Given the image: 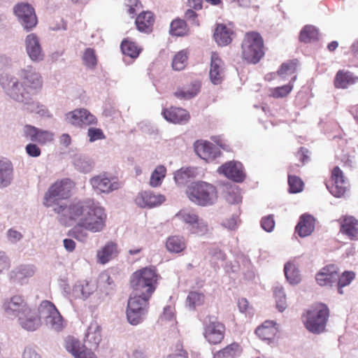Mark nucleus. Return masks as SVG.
<instances>
[{
  "label": "nucleus",
  "mask_w": 358,
  "mask_h": 358,
  "mask_svg": "<svg viewBox=\"0 0 358 358\" xmlns=\"http://www.w3.org/2000/svg\"><path fill=\"white\" fill-rule=\"evenodd\" d=\"M55 210L56 213L61 215L60 221L64 224H76L68 235L79 241H85L88 236L87 231L99 233L106 227L108 216L106 209L92 199L78 201L69 206H57Z\"/></svg>",
  "instance_id": "obj_1"
},
{
  "label": "nucleus",
  "mask_w": 358,
  "mask_h": 358,
  "mask_svg": "<svg viewBox=\"0 0 358 358\" xmlns=\"http://www.w3.org/2000/svg\"><path fill=\"white\" fill-rule=\"evenodd\" d=\"M7 95L12 99L27 106V110L31 113L45 115L48 109L38 101H32V96L38 94L43 88V78L41 74L32 68L22 69L20 79L1 77L0 80Z\"/></svg>",
  "instance_id": "obj_2"
},
{
  "label": "nucleus",
  "mask_w": 358,
  "mask_h": 358,
  "mask_svg": "<svg viewBox=\"0 0 358 358\" xmlns=\"http://www.w3.org/2000/svg\"><path fill=\"white\" fill-rule=\"evenodd\" d=\"M159 274L155 266H150L136 271L130 278V286L133 292L152 296L155 292Z\"/></svg>",
  "instance_id": "obj_3"
},
{
  "label": "nucleus",
  "mask_w": 358,
  "mask_h": 358,
  "mask_svg": "<svg viewBox=\"0 0 358 358\" xmlns=\"http://www.w3.org/2000/svg\"><path fill=\"white\" fill-rule=\"evenodd\" d=\"M241 50L243 62L250 64H257L265 55L262 36L257 31L246 32L241 42Z\"/></svg>",
  "instance_id": "obj_4"
},
{
  "label": "nucleus",
  "mask_w": 358,
  "mask_h": 358,
  "mask_svg": "<svg viewBox=\"0 0 358 358\" xmlns=\"http://www.w3.org/2000/svg\"><path fill=\"white\" fill-rule=\"evenodd\" d=\"M75 187V182L69 178L56 181L45 193L43 204L47 207L53 208L56 213L57 206H63L59 204V201L70 198Z\"/></svg>",
  "instance_id": "obj_5"
},
{
  "label": "nucleus",
  "mask_w": 358,
  "mask_h": 358,
  "mask_svg": "<svg viewBox=\"0 0 358 358\" xmlns=\"http://www.w3.org/2000/svg\"><path fill=\"white\" fill-rule=\"evenodd\" d=\"M187 195L189 200L200 206L211 205L217 197L216 187L203 181L192 182L189 185Z\"/></svg>",
  "instance_id": "obj_6"
},
{
  "label": "nucleus",
  "mask_w": 358,
  "mask_h": 358,
  "mask_svg": "<svg viewBox=\"0 0 358 358\" xmlns=\"http://www.w3.org/2000/svg\"><path fill=\"white\" fill-rule=\"evenodd\" d=\"M133 294L128 301L127 317L130 324L136 325L143 321L148 313L149 300L152 296L135 292Z\"/></svg>",
  "instance_id": "obj_7"
},
{
  "label": "nucleus",
  "mask_w": 358,
  "mask_h": 358,
  "mask_svg": "<svg viewBox=\"0 0 358 358\" xmlns=\"http://www.w3.org/2000/svg\"><path fill=\"white\" fill-rule=\"evenodd\" d=\"M14 13L23 28L29 31L38 24V19L34 8L26 3L17 4L14 7Z\"/></svg>",
  "instance_id": "obj_8"
},
{
  "label": "nucleus",
  "mask_w": 358,
  "mask_h": 358,
  "mask_svg": "<svg viewBox=\"0 0 358 358\" xmlns=\"http://www.w3.org/2000/svg\"><path fill=\"white\" fill-rule=\"evenodd\" d=\"M92 188L98 193L108 194L121 187V182L117 178L110 176L107 173L95 176L90 180Z\"/></svg>",
  "instance_id": "obj_9"
},
{
  "label": "nucleus",
  "mask_w": 358,
  "mask_h": 358,
  "mask_svg": "<svg viewBox=\"0 0 358 358\" xmlns=\"http://www.w3.org/2000/svg\"><path fill=\"white\" fill-rule=\"evenodd\" d=\"M67 122L78 127L94 125L97 123L96 117L85 108L76 109L66 115Z\"/></svg>",
  "instance_id": "obj_10"
},
{
  "label": "nucleus",
  "mask_w": 358,
  "mask_h": 358,
  "mask_svg": "<svg viewBox=\"0 0 358 358\" xmlns=\"http://www.w3.org/2000/svg\"><path fill=\"white\" fill-rule=\"evenodd\" d=\"M217 172L235 182H243L246 177L241 162L230 161L220 166Z\"/></svg>",
  "instance_id": "obj_11"
},
{
  "label": "nucleus",
  "mask_w": 358,
  "mask_h": 358,
  "mask_svg": "<svg viewBox=\"0 0 358 358\" xmlns=\"http://www.w3.org/2000/svg\"><path fill=\"white\" fill-rule=\"evenodd\" d=\"M17 321L20 327L28 331H36L41 326V316L30 306L18 315Z\"/></svg>",
  "instance_id": "obj_12"
},
{
  "label": "nucleus",
  "mask_w": 358,
  "mask_h": 358,
  "mask_svg": "<svg viewBox=\"0 0 358 358\" xmlns=\"http://www.w3.org/2000/svg\"><path fill=\"white\" fill-rule=\"evenodd\" d=\"M336 222L341 234L351 241L358 240V219L350 215H343Z\"/></svg>",
  "instance_id": "obj_13"
},
{
  "label": "nucleus",
  "mask_w": 358,
  "mask_h": 358,
  "mask_svg": "<svg viewBox=\"0 0 358 358\" xmlns=\"http://www.w3.org/2000/svg\"><path fill=\"white\" fill-rule=\"evenodd\" d=\"M331 179L332 183L329 191L336 197L343 196L348 190V181L344 177L343 171L338 166H335L331 171Z\"/></svg>",
  "instance_id": "obj_14"
},
{
  "label": "nucleus",
  "mask_w": 358,
  "mask_h": 358,
  "mask_svg": "<svg viewBox=\"0 0 358 358\" xmlns=\"http://www.w3.org/2000/svg\"><path fill=\"white\" fill-rule=\"evenodd\" d=\"M203 335L210 344H220L224 338L225 326L218 321L210 322L204 327Z\"/></svg>",
  "instance_id": "obj_15"
},
{
  "label": "nucleus",
  "mask_w": 358,
  "mask_h": 358,
  "mask_svg": "<svg viewBox=\"0 0 358 358\" xmlns=\"http://www.w3.org/2000/svg\"><path fill=\"white\" fill-rule=\"evenodd\" d=\"M338 272L339 268L336 264H328L317 272L315 280L320 286H331L337 281Z\"/></svg>",
  "instance_id": "obj_16"
},
{
  "label": "nucleus",
  "mask_w": 358,
  "mask_h": 358,
  "mask_svg": "<svg viewBox=\"0 0 358 358\" xmlns=\"http://www.w3.org/2000/svg\"><path fill=\"white\" fill-rule=\"evenodd\" d=\"M29 307L24 298L21 295H14L3 303V309L9 315H18Z\"/></svg>",
  "instance_id": "obj_17"
},
{
  "label": "nucleus",
  "mask_w": 358,
  "mask_h": 358,
  "mask_svg": "<svg viewBox=\"0 0 358 358\" xmlns=\"http://www.w3.org/2000/svg\"><path fill=\"white\" fill-rule=\"evenodd\" d=\"M224 67L223 61L217 52H212L209 71L211 82L215 85L220 84L224 79Z\"/></svg>",
  "instance_id": "obj_18"
},
{
  "label": "nucleus",
  "mask_w": 358,
  "mask_h": 358,
  "mask_svg": "<svg viewBox=\"0 0 358 358\" xmlns=\"http://www.w3.org/2000/svg\"><path fill=\"white\" fill-rule=\"evenodd\" d=\"M329 317V309L322 303L315 306V334H320L326 331V326Z\"/></svg>",
  "instance_id": "obj_19"
},
{
  "label": "nucleus",
  "mask_w": 358,
  "mask_h": 358,
  "mask_svg": "<svg viewBox=\"0 0 358 358\" xmlns=\"http://www.w3.org/2000/svg\"><path fill=\"white\" fill-rule=\"evenodd\" d=\"M27 52L32 61L38 62L43 59V53L39 38L35 34H30L25 38Z\"/></svg>",
  "instance_id": "obj_20"
},
{
  "label": "nucleus",
  "mask_w": 358,
  "mask_h": 358,
  "mask_svg": "<svg viewBox=\"0 0 358 358\" xmlns=\"http://www.w3.org/2000/svg\"><path fill=\"white\" fill-rule=\"evenodd\" d=\"M162 115L168 122L173 124H186L190 119L189 112L179 107L166 108L163 110Z\"/></svg>",
  "instance_id": "obj_21"
},
{
  "label": "nucleus",
  "mask_w": 358,
  "mask_h": 358,
  "mask_svg": "<svg viewBox=\"0 0 358 358\" xmlns=\"http://www.w3.org/2000/svg\"><path fill=\"white\" fill-rule=\"evenodd\" d=\"M165 200V196L161 194L145 191L138 195L136 202L141 207L152 208L161 205Z\"/></svg>",
  "instance_id": "obj_22"
},
{
  "label": "nucleus",
  "mask_w": 358,
  "mask_h": 358,
  "mask_svg": "<svg viewBox=\"0 0 358 358\" xmlns=\"http://www.w3.org/2000/svg\"><path fill=\"white\" fill-rule=\"evenodd\" d=\"M278 332L277 323L273 320L265 321L255 330V334L260 339L268 342L272 341L276 337Z\"/></svg>",
  "instance_id": "obj_23"
},
{
  "label": "nucleus",
  "mask_w": 358,
  "mask_h": 358,
  "mask_svg": "<svg viewBox=\"0 0 358 358\" xmlns=\"http://www.w3.org/2000/svg\"><path fill=\"white\" fill-rule=\"evenodd\" d=\"M201 89V83L197 80H190L185 85L178 88L174 96L183 100H187L196 96Z\"/></svg>",
  "instance_id": "obj_24"
},
{
  "label": "nucleus",
  "mask_w": 358,
  "mask_h": 358,
  "mask_svg": "<svg viewBox=\"0 0 358 358\" xmlns=\"http://www.w3.org/2000/svg\"><path fill=\"white\" fill-rule=\"evenodd\" d=\"M155 16L151 11H143L138 15L135 24L137 29L143 33L150 34L153 30Z\"/></svg>",
  "instance_id": "obj_25"
},
{
  "label": "nucleus",
  "mask_w": 358,
  "mask_h": 358,
  "mask_svg": "<svg viewBox=\"0 0 358 358\" xmlns=\"http://www.w3.org/2000/svg\"><path fill=\"white\" fill-rule=\"evenodd\" d=\"M118 252L117 243L113 241H109L97 251V261L101 264H105L114 257H117Z\"/></svg>",
  "instance_id": "obj_26"
},
{
  "label": "nucleus",
  "mask_w": 358,
  "mask_h": 358,
  "mask_svg": "<svg viewBox=\"0 0 358 358\" xmlns=\"http://www.w3.org/2000/svg\"><path fill=\"white\" fill-rule=\"evenodd\" d=\"M334 83L335 87L346 89L350 85L358 83V76H355L350 71L339 70L336 74Z\"/></svg>",
  "instance_id": "obj_27"
},
{
  "label": "nucleus",
  "mask_w": 358,
  "mask_h": 358,
  "mask_svg": "<svg viewBox=\"0 0 358 358\" xmlns=\"http://www.w3.org/2000/svg\"><path fill=\"white\" fill-rule=\"evenodd\" d=\"M13 178L12 163L6 158L0 159V188L8 186Z\"/></svg>",
  "instance_id": "obj_28"
},
{
  "label": "nucleus",
  "mask_w": 358,
  "mask_h": 358,
  "mask_svg": "<svg viewBox=\"0 0 358 358\" xmlns=\"http://www.w3.org/2000/svg\"><path fill=\"white\" fill-rule=\"evenodd\" d=\"M313 231V217L309 214H303L295 227V232L301 237H306L311 234Z\"/></svg>",
  "instance_id": "obj_29"
},
{
  "label": "nucleus",
  "mask_w": 358,
  "mask_h": 358,
  "mask_svg": "<svg viewBox=\"0 0 358 358\" xmlns=\"http://www.w3.org/2000/svg\"><path fill=\"white\" fill-rule=\"evenodd\" d=\"M101 341V328L96 322L91 323L89 326L86 335L85 341L88 343L90 349L97 348Z\"/></svg>",
  "instance_id": "obj_30"
},
{
  "label": "nucleus",
  "mask_w": 358,
  "mask_h": 358,
  "mask_svg": "<svg viewBox=\"0 0 358 358\" xmlns=\"http://www.w3.org/2000/svg\"><path fill=\"white\" fill-rule=\"evenodd\" d=\"M166 248L169 252L180 253L186 248V241L182 236H171L166 241Z\"/></svg>",
  "instance_id": "obj_31"
},
{
  "label": "nucleus",
  "mask_w": 358,
  "mask_h": 358,
  "mask_svg": "<svg viewBox=\"0 0 358 358\" xmlns=\"http://www.w3.org/2000/svg\"><path fill=\"white\" fill-rule=\"evenodd\" d=\"M242 352V348L238 343H232L216 352L213 358H235Z\"/></svg>",
  "instance_id": "obj_32"
},
{
  "label": "nucleus",
  "mask_w": 358,
  "mask_h": 358,
  "mask_svg": "<svg viewBox=\"0 0 358 358\" xmlns=\"http://www.w3.org/2000/svg\"><path fill=\"white\" fill-rule=\"evenodd\" d=\"M231 34L232 31L230 29H229L225 25L220 24L215 29L214 38L218 45L224 46L231 42Z\"/></svg>",
  "instance_id": "obj_33"
},
{
  "label": "nucleus",
  "mask_w": 358,
  "mask_h": 358,
  "mask_svg": "<svg viewBox=\"0 0 358 358\" xmlns=\"http://www.w3.org/2000/svg\"><path fill=\"white\" fill-rule=\"evenodd\" d=\"M189 33V27L185 20L177 17L170 24L169 34L173 36H185Z\"/></svg>",
  "instance_id": "obj_34"
},
{
  "label": "nucleus",
  "mask_w": 358,
  "mask_h": 358,
  "mask_svg": "<svg viewBox=\"0 0 358 358\" xmlns=\"http://www.w3.org/2000/svg\"><path fill=\"white\" fill-rule=\"evenodd\" d=\"M64 346L66 350L72 354L75 358L86 349L85 345L78 339L71 336H69L66 338Z\"/></svg>",
  "instance_id": "obj_35"
},
{
  "label": "nucleus",
  "mask_w": 358,
  "mask_h": 358,
  "mask_svg": "<svg viewBox=\"0 0 358 358\" xmlns=\"http://www.w3.org/2000/svg\"><path fill=\"white\" fill-rule=\"evenodd\" d=\"M34 272L33 266H20L10 272V278L13 280L22 281L27 278L33 276Z\"/></svg>",
  "instance_id": "obj_36"
},
{
  "label": "nucleus",
  "mask_w": 358,
  "mask_h": 358,
  "mask_svg": "<svg viewBox=\"0 0 358 358\" xmlns=\"http://www.w3.org/2000/svg\"><path fill=\"white\" fill-rule=\"evenodd\" d=\"M298 64L299 62L297 59L288 60L280 65L277 71V74L282 78H285L288 76H295Z\"/></svg>",
  "instance_id": "obj_37"
},
{
  "label": "nucleus",
  "mask_w": 358,
  "mask_h": 358,
  "mask_svg": "<svg viewBox=\"0 0 358 358\" xmlns=\"http://www.w3.org/2000/svg\"><path fill=\"white\" fill-rule=\"evenodd\" d=\"M297 76H293L287 85L274 87L270 90V95L275 99L287 96L294 87V83L296 80Z\"/></svg>",
  "instance_id": "obj_38"
},
{
  "label": "nucleus",
  "mask_w": 358,
  "mask_h": 358,
  "mask_svg": "<svg viewBox=\"0 0 358 358\" xmlns=\"http://www.w3.org/2000/svg\"><path fill=\"white\" fill-rule=\"evenodd\" d=\"M121 50L124 55L131 58H137L141 52V48L138 45L129 39H124L121 43Z\"/></svg>",
  "instance_id": "obj_39"
},
{
  "label": "nucleus",
  "mask_w": 358,
  "mask_h": 358,
  "mask_svg": "<svg viewBox=\"0 0 358 358\" xmlns=\"http://www.w3.org/2000/svg\"><path fill=\"white\" fill-rule=\"evenodd\" d=\"M284 272L287 281L292 285L297 284L301 280L299 271L292 262H287L284 267Z\"/></svg>",
  "instance_id": "obj_40"
},
{
  "label": "nucleus",
  "mask_w": 358,
  "mask_h": 358,
  "mask_svg": "<svg viewBox=\"0 0 358 358\" xmlns=\"http://www.w3.org/2000/svg\"><path fill=\"white\" fill-rule=\"evenodd\" d=\"M176 217L191 227L197 221L199 215L194 210L183 208L176 213Z\"/></svg>",
  "instance_id": "obj_41"
},
{
  "label": "nucleus",
  "mask_w": 358,
  "mask_h": 358,
  "mask_svg": "<svg viewBox=\"0 0 358 358\" xmlns=\"http://www.w3.org/2000/svg\"><path fill=\"white\" fill-rule=\"evenodd\" d=\"M196 173V170L193 168H182L176 172L174 179L178 185H184L189 180L194 178Z\"/></svg>",
  "instance_id": "obj_42"
},
{
  "label": "nucleus",
  "mask_w": 358,
  "mask_h": 358,
  "mask_svg": "<svg viewBox=\"0 0 358 358\" xmlns=\"http://www.w3.org/2000/svg\"><path fill=\"white\" fill-rule=\"evenodd\" d=\"M188 52L182 50L178 52L172 60V68L175 71L183 70L187 64Z\"/></svg>",
  "instance_id": "obj_43"
},
{
  "label": "nucleus",
  "mask_w": 358,
  "mask_h": 358,
  "mask_svg": "<svg viewBox=\"0 0 358 358\" xmlns=\"http://www.w3.org/2000/svg\"><path fill=\"white\" fill-rule=\"evenodd\" d=\"M57 310V309L54 303L48 300L43 301L40 303L38 310H36L41 318L43 317L48 320L50 318Z\"/></svg>",
  "instance_id": "obj_44"
},
{
  "label": "nucleus",
  "mask_w": 358,
  "mask_h": 358,
  "mask_svg": "<svg viewBox=\"0 0 358 358\" xmlns=\"http://www.w3.org/2000/svg\"><path fill=\"white\" fill-rule=\"evenodd\" d=\"M166 172V169L164 166L159 165L157 166L150 176V186L157 187L161 185L163 179L165 178Z\"/></svg>",
  "instance_id": "obj_45"
},
{
  "label": "nucleus",
  "mask_w": 358,
  "mask_h": 358,
  "mask_svg": "<svg viewBox=\"0 0 358 358\" xmlns=\"http://www.w3.org/2000/svg\"><path fill=\"white\" fill-rule=\"evenodd\" d=\"M194 150L198 157L201 155L210 154L213 150V144L208 141L197 140L194 143Z\"/></svg>",
  "instance_id": "obj_46"
},
{
  "label": "nucleus",
  "mask_w": 358,
  "mask_h": 358,
  "mask_svg": "<svg viewBox=\"0 0 358 358\" xmlns=\"http://www.w3.org/2000/svg\"><path fill=\"white\" fill-rule=\"evenodd\" d=\"M355 273L353 271H344L341 276L338 278V292L342 294L343 287L349 285L351 282L355 279Z\"/></svg>",
  "instance_id": "obj_47"
},
{
  "label": "nucleus",
  "mask_w": 358,
  "mask_h": 358,
  "mask_svg": "<svg viewBox=\"0 0 358 358\" xmlns=\"http://www.w3.org/2000/svg\"><path fill=\"white\" fill-rule=\"evenodd\" d=\"M83 59L87 67L91 69L94 68L97 64L95 50L92 48H87L83 53Z\"/></svg>",
  "instance_id": "obj_48"
},
{
  "label": "nucleus",
  "mask_w": 358,
  "mask_h": 358,
  "mask_svg": "<svg viewBox=\"0 0 358 358\" xmlns=\"http://www.w3.org/2000/svg\"><path fill=\"white\" fill-rule=\"evenodd\" d=\"M289 191L291 193H299L303 190V182L301 179L295 176L288 177Z\"/></svg>",
  "instance_id": "obj_49"
},
{
  "label": "nucleus",
  "mask_w": 358,
  "mask_h": 358,
  "mask_svg": "<svg viewBox=\"0 0 358 358\" xmlns=\"http://www.w3.org/2000/svg\"><path fill=\"white\" fill-rule=\"evenodd\" d=\"M190 229L193 234L202 236L208 233V225L205 220L199 218V217L197 218V221L195 222V224H193Z\"/></svg>",
  "instance_id": "obj_50"
},
{
  "label": "nucleus",
  "mask_w": 358,
  "mask_h": 358,
  "mask_svg": "<svg viewBox=\"0 0 358 358\" xmlns=\"http://www.w3.org/2000/svg\"><path fill=\"white\" fill-rule=\"evenodd\" d=\"M187 300L189 306L195 307L204 303L205 296L201 292H191L188 294Z\"/></svg>",
  "instance_id": "obj_51"
},
{
  "label": "nucleus",
  "mask_w": 358,
  "mask_h": 358,
  "mask_svg": "<svg viewBox=\"0 0 358 358\" xmlns=\"http://www.w3.org/2000/svg\"><path fill=\"white\" fill-rule=\"evenodd\" d=\"M48 320L52 327L56 331H61L64 327V319L58 310Z\"/></svg>",
  "instance_id": "obj_52"
},
{
  "label": "nucleus",
  "mask_w": 358,
  "mask_h": 358,
  "mask_svg": "<svg viewBox=\"0 0 358 358\" xmlns=\"http://www.w3.org/2000/svg\"><path fill=\"white\" fill-rule=\"evenodd\" d=\"M313 37V27L306 25L301 31L299 34V41L301 43H310Z\"/></svg>",
  "instance_id": "obj_53"
},
{
  "label": "nucleus",
  "mask_w": 358,
  "mask_h": 358,
  "mask_svg": "<svg viewBox=\"0 0 358 358\" xmlns=\"http://www.w3.org/2000/svg\"><path fill=\"white\" fill-rule=\"evenodd\" d=\"M53 134L48 131L41 130L38 129L35 141L41 144H45L53 140Z\"/></svg>",
  "instance_id": "obj_54"
},
{
  "label": "nucleus",
  "mask_w": 358,
  "mask_h": 358,
  "mask_svg": "<svg viewBox=\"0 0 358 358\" xmlns=\"http://www.w3.org/2000/svg\"><path fill=\"white\" fill-rule=\"evenodd\" d=\"M87 136L90 142L102 140L106 138L103 131L99 128L91 127L87 131Z\"/></svg>",
  "instance_id": "obj_55"
},
{
  "label": "nucleus",
  "mask_w": 358,
  "mask_h": 358,
  "mask_svg": "<svg viewBox=\"0 0 358 358\" xmlns=\"http://www.w3.org/2000/svg\"><path fill=\"white\" fill-rule=\"evenodd\" d=\"M301 320L306 328L310 332H313V312L311 310H306L303 314Z\"/></svg>",
  "instance_id": "obj_56"
},
{
  "label": "nucleus",
  "mask_w": 358,
  "mask_h": 358,
  "mask_svg": "<svg viewBox=\"0 0 358 358\" xmlns=\"http://www.w3.org/2000/svg\"><path fill=\"white\" fill-rule=\"evenodd\" d=\"M262 227L266 231L271 232L275 227V221L273 215L264 217L261 220Z\"/></svg>",
  "instance_id": "obj_57"
},
{
  "label": "nucleus",
  "mask_w": 358,
  "mask_h": 358,
  "mask_svg": "<svg viewBox=\"0 0 358 358\" xmlns=\"http://www.w3.org/2000/svg\"><path fill=\"white\" fill-rule=\"evenodd\" d=\"M38 130V128L29 124H27L24 127V135L26 138H29L31 141H35L34 138H36Z\"/></svg>",
  "instance_id": "obj_58"
},
{
  "label": "nucleus",
  "mask_w": 358,
  "mask_h": 358,
  "mask_svg": "<svg viewBox=\"0 0 358 358\" xmlns=\"http://www.w3.org/2000/svg\"><path fill=\"white\" fill-rule=\"evenodd\" d=\"M184 17L185 20L190 21L193 24L199 26V22L198 20V14L196 13V10L193 8L187 9L185 14Z\"/></svg>",
  "instance_id": "obj_59"
},
{
  "label": "nucleus",
  "mask_w": 358,
  "mask_h": 358,
  "mask_svg": "<svg viewBox=\"0 0 358 358\" xmlns=\"http://www.w3.org/2000/svg\"><path fill=\"white\" fill-rule=\"evenodd\" d=\"M26 152L30 157H38L41 155L40 148L35 144L29 143L26 146Z\"/></svg>",
  "instance_id": "obj_60"
},
{
  "label": "nucleus",
  "mask_w": 358,
  "mask_h": 358,
  "mask_svg": "<svg viewBox=\"0 0 358 358\" xmlns=\"http://www.w3.org/2000/svg\"><path fill=\"white\" fill-rule=\"evenodd\" d=\"M127 6L128 7L127 12L129 14H134L137 9L141 6V2L138 0H127Z\"/></svg>",
  "instance_id": "obj_61"
},
{
  "label": "nucleus",
  "mask_w": 358,
  "mask_h": 358,
  "mask_svg": "<svg viewBox=\"0 0 358 358\" xmlns=\"http://www.w3.org/2000/svg\"><path fill=\"white\" fill-rule=\"evenodd\" d=\"M10 262L4 252H0V273L8 269Z\"/></svg>",
  "instance_id": "obj_62"
},
{
  "label": "nucleus",
  "mask_w": 358,
  "mask_h": 358,
  "mask_svg": "<svg viewBox=\"0 0 358 358\" xmlns=\"http://www.w3.org/2000/svg\"><path fill=\"white\" fill-rule=\"evenodd\" d=\"M8 238L10 241L15 243L22 238V235L19 231L11 229L8 231Z\"/></svg>",
  "instance_id": "obj_63"
},
{
  "label": "nucleus",
  "mask_w": 358,
  "mask_h": 358,
  "mask_svg": "<svg viewBox=\"0 0 358 358\" xmlns=\"http://www.w3.org/2000/svg\"><path fill=\"white\" fill-rule=\"evenodd\" d=\"M22 358H41V357L36 352L34 348L27 347L24 349Z\"/></svg>",
  "instance_id": "obj_64"
}]
</instances>
